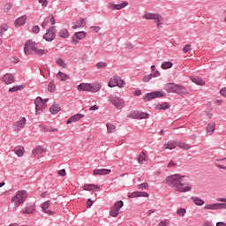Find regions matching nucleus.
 <instances>
[{
  "instance_id": "nucleus-1",
  "label": "nucleus",
  "mask_w": 226,
  "mask_h": 226,
  "mask_svg": "<svg viewBox=\"0 0 226 226\" xmlns=\"http://www.w3.org/2000/svg\"><path fill=\"white\" fill-rule=\"evenodd\" d=\"M166 184L168 186L174 188L178 193H186L192 192V185L186 183L185 176L179 174L171 175L166 177Z\"/></svg>"
},
{
  "instance_id": "nucleus-2",
  "label": "nucleus",
  "mask_w": 226,
  "mask_h": 226,
  "mask_svg": "<svg viewBox=\"0 0 226 226\" xmlns=\"http://www.w3.org/2000/svg\"><path fill=\"white\" fill-rule=\"evenodd\" d=\"M29 195L27 194V191L20 190L16 192V194L11 198V202L14 203V208L17 209L20 206V204H24L27 200Z\"/></svg>"
},
{
  "instance_id": "nucleus-3",
  "label": "nucleus",
  "mask_w": 226,
  "mask_h": 226,
  "mask_svg": "<svg viewBox=\"0 0 226 226\" xmlns=\"http://www.w3.org/2000/svg\"><path fill=\"white\" fill-rule=\"evenodd\" d=\"M143 19L146 20H154L155 24H157V27L160 28L163 26L164 18L162 14L153 13V12H146L143 16Z\"/></svg>"
},
{
  "instance_id": "nucleus-4",
  "label": "nucleus",
  "mask_w": 226,
  "mask_h": 226,
  "mask_svg": "<svg viewBox=\"0 0 226 226\" xmlns=\"http://www.w3.org/2000/svg\"><path fill=\"white\" fill-rule=\"evenodd\" d=\"M37 46H38V43H36L33 40H28L25 43V47H24V52H25L26 56H31V54H33V52H35Z\"/></svg>"
},
{
  "instance_id": "nucleus-5",
  "label": "nucleus",
  "mask_w": 226,
  "mask_h": 226,
  "mask_svg": "<svg viewBox=\"0 0 226 226\" xmlns=\"http://www.w3.org/2000/svg\"><path fill=\"white\" fill-rule=\"evenodd\" d=\"M108 100L112 105H114V107H116V109H118L119 110L124 107V101L116 95H109Z\"/></svg>"
},
{
  "instance_id": "nucleus-6",
  "label": "nucleus",
  "mask_w": 226,
  "mask_h": 226,
  "mask_svg": "<svg viewBox=\"0 0 226 226\" xmlns=\"http://www.w3.org/2000/svg\"><path fill=\"white\" fill-rule=\"evenodd\" d=\"M163 96H165V92H163V90L154 91V92L147 94L144 96L143 100L145 102H151V100H154V98H163Z\"/></svg>"
},
{
  "instance_id": "nucleus-7",
  "label": "nucleus",
  "mask_w": 226,
  "mask_h": 226,
  "mask_svg": "<svg viewBox=\"0 0 226 226\" xmlns=\"http://www.w3.org/2000/svg\"><path fill=\"white\" fill-rule=\"evenodd\" d=\"M46 41H54L56 40V26L49 27L43 35Z\"/></svg>"
},
{
  "instance_id": "nucleus-8",
  "label": "nucleus",
  "mask_w": 226,
  "mask_h": 226,
  "mask_svg": "<svg viewBox=\"0 0 226 226\" xmlns=\"http://www.w3.org/2000/svg\"><path fill=\"white\" fill-rule=\"evenodd\" d=\"M26 117H21L19 120L16 121L12 125V130L14 132H20L23 128L26 127Z\"/></svg>"
},
{
  "instance_id": "nucleus-9",
  "label": "nucleus",
  "mask_w": 226,
  "mask_h": 226,
  "mask_svg": "<svg viewBox=\"0 0 226 226\" xmlns=\"http://www.w3.org/2000/svg\"><path fill=\"white\" fill-rule=\"evenodd\" d=\"M34 104L36 114H38V112H41V110H45V108L47 107V104H45L41 97H37L34 100Z\"/></svg>"
},
{
  "instance_id": "nucleus-10",
  "label": "nucleus",
  "mask_w": 226,
  "mask_h": 226,
  "mask_svg": "<svg viewBox=\"0 0 226 226\" xmlns=\"http://www.w3.org/2000/svg\"><path fill=\"white\" fill-rule=\"evenodd\" d=\"M36 211V206L33 203H28L23 210H21L22 215H33Z\"/></svg>"
},
{
  "instance_id": "nucleus-11",
  "label": "nucleus",
  "mask_w": 226,
  "mask_h": 226,
  "mask_svg": "<svg viewBox=\"0 0 226 226\" xmlns=\"http://www.w3.org/2000/svg\"><path fill=\"white\" fill-rule=\"evenodd\" d=\"M128 4V2L124 1L122 4H109L108 8L110 10H123V8H126V5Z\"/></svg>"
},
{
  "instance_id": "nucleus-12",
  "label": "nucleus",
  "mask_w": 226,
  "mask_h": 226,
  "mask_svg": "<svg viewBox=\"0 0 226 226\" xmlns=\"http://www.w3.org/2000/svg\"><path fill=\"white\" fill-rule=\"evenodd\" d=\"M2 82H4L5 84H13V82H15V76L11 73L4 74L2 78Z\"/></svg>"
},
{
  "instance_id": "nucleus-13",
  "label": "nucleus",
  "mask_w": 226,
  "mask_h": 226,
  "mask_svg": "<svg viewBox=\"0 0 226 226\" xmlns=\"http://www.w3.org/2000/svg\"><path fill=\"white\" fill-rule=\"evenodd\" d=\"M135 197H149V193L146 192H133L128 195L129 199H135Z\"/></svg>"
},
{
  "instance_id": "nucleus-14",
  "label": "nucleus",
  "mask_w": 226,
  "mask_h": 226,
  "mask_svg": "<svg viewBox=\"0 0 226 226\" xmlns=\"http://www.w3.org/2000/svg\"><path fill=\"white\" fill-rule=\"evenodd\" d=\"M43 153H47V149H45L41 146H38L35 148L33 149L32 154L34 156H38L40 154H43Z\"/></svg>"
},
{
  "instance_id": "nucleus-15",
  "label": "nucleus",
  "mask_w": 226,
  "mask_h": 226,
  "mask_svg": "<svg viewBox=\"0 0 226 226\" xmlns=\"http://www.w3.org/2000/svg\"><path fill=\"white\" fill-rule=\"evenodd\" d=\"M111 170L109 169H99V170H94V176H107L108 174H110Z\"/></svg>"
},
{
  "instance_id": "nucleus-16",
  "label": "nucleus",
  "mask_w": 226,
  "mask_h": 226,
  "mask_svg": "<svg viewBox=\"0 0 226 226\" xmlns=\"http://www.w3.org/2000/svg\"><path fill=\"white\" fill-rule=\"evenodd\" d=\"M177 86L176 83H167L164 86V91H167V93H176Z\"/></svg>"
},
{
  "instance_id": "nucleus-17",
  "label": "nucleus",
  "mask_w": 226,
  "mask_h": 226,
  "mask_svg": "<svg viewBox=\"0 0 226 226\" xmlns=\"http://www.w3.org/2000/svg\"><path fill=\"white\" fill-rule=\"evenodd\" d=\"M175 94H188V90L183 85H177Z\"/></svg>"
},
{
  "instance_id": "nucleus-18",
  "label": "nucleus",
  "mask_w": 226,
  "mask_h": 226,
  "mask_svg": "<svg viewBox=\"0 0 226 226\" xmlns=\"http://www.w3.org/2000/svg\"><path fill=\"white\" fill-rule=\"evenodd\" d=\"M82 117H84V114H76L68 119L67 124H70L71 123H77V121H80Z\"/></svg>"
},
{
  "instance_id": "nucleus-19",
  "label": "nucleus",
  "mask_w": 226,
  "mask_h": 226,
  "mask_svg": "<svg viewBox=\"0 0 226 226\" xmlns=\"http://www.w3.org/2000/svg\"><path fill=\"white\" fill-rule=\"evenodd\" d=\"M78 91H89V92H91V83H80L78 86Z\"/></svg>"
},
{
  "instance_id": "nucleus-20",
  "label": "nucleus",
  "mask_w": 226,
  "mask_h": 226,
  "mask_svg": "<svg viewBox=\"0 0 226 226\" xmlns=\"http://www.w3.org/2000/svg\"><path fill=\"white\" fill-rule=\"evenodd\" d=\"M56 79H58V80L61 82H64L66 80H70V76L63 72H58L56 74Z\"/></svg>"
},
{
  "instance_id": "nucleus-21",
  "label": "nucleus",
  "mask_w": 226,
  "mask_h": 226,
  "mask_svg": "<svg viewBox=\"0 0 226 226\" xmlns=\"http://www.w3.org/2000/svg\"><path fill=\"white\" fill-rule=\"evenodd\" d=\"M84 190L87 192H98L100 190V186L96 185H85Z\"/></svg>"
},
{
  "instance_id": "nucleus-22",
  "label": "nucleus",
  "mask_w": 226,
  "mask_h": 226,
  "mask_svg": "<svg viewBox=\"0 0 226 226\" xmlns=\"http://www.w3.org/2000/svg\"><path fill=\"white\" fill-rule=\"evenodd\" d=\"M26 20H27V17L26 15L21 16L15 20V26H24Z\"/></svg>"
},
{
  "instance_id": "nucleus-23",
  "label": "nucleus",
  "mask_w": 226,
  "mask_h": 226,
  "mask_svg": "<svg viewBox=\"0 0 226 226\" xmlns=\"http://www.w3.org/2000/svg\"><path fill=\"white\" fill-rule=\"evenodd\" d=\"M13 151L19 158H22V156H24V147L22 146L14 147Z\"/></svg>"
},
{
  "instance_id": "nucleus-24",
  "label": "nucleus",
  "mask_w": 226,
  "mask_h": 226,
  "mask_svg": "<svg viewBox=\"0 0 226 226\" xmlns=\"http://www.w3.org/2000/svg\"><path fill=\"white\" fill-rule=\"evenodd\" d=\"M164 149H176L177 147V143L176 141H169L168 143H164Z\"/></svg>"
},
{
  "instance_id": "nucleus-25",
  "label": "nucleus",
  "mask_w": 226,
  "mask_h": 226,
  "mask_svg": "<svg viewBox=\"0 0 226 226\" xmlns=\"http://www.w3.org/2000/svg\"><path fill=\"white\" fill-rule=\"evenodd\" d=\"M191 79L194 84H197L198 86H204L206 84V81H204L202 78L192 77Z\"/></svg>"
},
{
  "instance_id": "nucleus-26",
  "label": "nucleus",
  "mask_w": 226,
  "mask_h": 226,
  "mask_svg": "<svg viewBox=\"0 0 226 226\" xmlns=\"http://www.w3.org/2000/svg\"><path fill=\"white\" fill-rule=\"evenodd\" d=\"M204 209H207L210 211H218V203H211L205 205Z\"/></svg>"
},
{
  "instance_id": "nucleus-27",
  "label": "nucleus",
  "mask_w": 226,
  "mask_h": 226,
  "mask_svg": "<svg viewBox=\"0 0 226 226\" xmlns=\"http://www.w3.org/2000/svg\"><path fill=\"white\" fill-rule=\"evenodd\" d=\"M191 200L196 204V206H204L206 203L202 199L199 197L192 196Z\"/></svg>"
},
{
  "instance_id": "nucleus-28",
  "label": "nucleus",
  "mask_w": 226,
  "mask_h": 226,
  "mask_svg": "<svg viewBox=\"0 0 226 226\" xmlns=\"http://www.w3.org/2000/svg\"><path fill=\"white\" fill-rule=\"evenodd\" d=\"M58 36L60 38H69L70 37V32L66 28H63L59 31Z\"/></svg>"
},
{
  "instance_id": "nucleus-29",
  "label": "nucleus",
  "mask_w": 226,
  "mask_h": 226,
  "mask_svg": "<svg viewBox=\"0 0 226 226\" xmlns=\"http://www.w3.org/2000/svg\"><path fill=\"white\" fill-rule=\"evenodd\" d=\"M215 126L216 124H215V122L208 124L207 126V133H208V135H213V132H215Z\"/></svg>"
},
{
  "instance_id": "nucleus-30",
  "label": "nucleus",
  "mask_w": 226,
  "mask_h": 226,
  "mask_svg": "<svg viewBox=\"0 0 226 226\" xmlns=\"http://www.w3.org/2000/svg\"><path fill=\"white\" fill-rule=\"evenodd\" d=\"M49 111L51 112V114H57L61 111V107L59 106V104L55 103L49 108Z\"/></svg>"
},
{
  "instance_id": "nucleus-31",
  "label": "nucleus",
  "mask_w": 226,
  "mask_h": 226,
  "mask_svg": "<svg viewBox=\"0 0 226 226\" xmlns=\"http://www.w3.org/2000/svg\"><path fill=\"white\" fill-rule=\"evenodd\" d=\"M100 89H102V84H100V83L91 84V90H90V92H92V93H98V91H100Z\"/></svg>"
},
{
  "instance_id": "nucleus-32",
  "label": "nucleus",
  "mask_w": 226,
  "mask_h": 226,
  "mask_svg": "<svg viewBox=\"0 0 226 226\" xmlns=\"http://www.w3.org/2000/svg\"><path fill=\"white\" fill-rule=\"evenodd\" d=\"M155 109L157 110H167V109H170V105H169L167 102H163L162 104H157Z\"/></svg>"
},
{
  "instance_id": "nucleus-33",
  "label": "nucleus",
  "mask_w": 226,
  "mask_h": 226,
  "mask_svg": "<svg viewBox=\"0 0 226 226\" xmlns=\"http://www.w3.org/2000/svg\"><path fill=\"white\" fill-rule=\"evenodd\" d=\"M117 76H115L109 79L108 84L109 87H117Z\"/></svg>"
},
{
  "instance_id": "nucleus-34",
  "label": "nucleus",
  "mask_w": 226,
  "mask_h": 226,
  "mask_svg": "<svg viewBox=\"0 0 226 226\" xmlns=\"http://www.w3.org/2000/svg\"><path fill=\"white\" fill-rule=\"evenodd\" d=\"M84 24H86V19L81 18L79 21H77V25L72 26V29H79V27H84Z\"/></svg>"
},
{
  "instance_id": "nucleus-35",
  "label": "nucleus",
  "mask_w": 226,
  "mask_h": 226,
  "mask_svg": "<svg viewBox=\"0 0 226 226\" xmlns=\"http://www.w3.org/2000/svg\"><path fill=\"white\" fill-rule=\"evenodd\" d=\"M87 34L84 31H81V32H76L74 34V36L76 38V40H84V37L87 36Z\"/></svg>"
},
{
  "instance_id": "nucleus-36",
  "label": "nucleus",
  "mask_w": 226,
  "mask_h": 226,
  "mask_svg": "<svg viewBox=\"0 0 226 226\" xmlns=\"http://www.w3.org/2000/svg\"><path fill=\"white\" fill-rule=\"evenodd\" d=\"M147 159H146V153L142 152L139 157H138V162L140 164V165H143L144 164V162H146Z\"/></svg>"
},
{
  "instance_id": "nucleus-37",
  "label": "nucleus",
  "mask_w": 226,
  "mask_h": 226,
  "mask_svg": "<svg viewBox=\"0 0 226 226\" xmlns=\"http://www.w3.org/2000/svg\"><path fill=\"white\" fill-rule=\"evenodd\" d=\"M173 64L170 61L164 62L162 64L161 68L162 70H169L170 68H172Z\"/></svg>"
},
{
  "instance_id": "nucleus-38",
  "label": "nucleus",
  "mask_w": 226,
  "mask_h": 226,
  "mask_svg": "<svg viewBox=\"0 0 226 226\" xmlns=\"http://www.w3.org/2000/svg\"><path fill=\"white\" fill-rule=\"evenodd\" d=\"M107 126V130H108V133H115L116 132V125L110 124V123H108L106 124Z\"/></svg>"
},
{
  "instance_id": "nucleus-39",
  "label": "nucleus",
  "mask_w": 226,
  "mask_h": 226,
  "mask_svg": "<svg viewBox=\"0 0 226 226\" xmlns=\"http://www.w3.org/2000/svg\"><path fill=\"white\" fill-rule=\"evenodd\" d=\"M124 206V202H123V200H118L114 204L113 207L119 212V209H121V207H123Z\"/></svg>"
},
{
  "instance_id": "nucleus-40",
  "label": "nucleus",
  "mask_w": 226,
  "mask_h": 226,
  "mask_svg": "<svg viewBox=\"0 0 226 226\" xmlns=\"http://www.w3.org/2000/svg\"><path fill=\"white\" fill-rule=\"evenodd\" d=\"M48 91H49V93H56V83H54V81L49 82L48 85Z\"/></svg>"
},
{
  "instance_id": "nucleus-41",
  "label": "nucleus",
  "mask_w": 226,
  "mask_h": 226,
  "mask_svg": "<svg viewBox=\"0 0 226 226\" xmlns=\"http://www.w3.org/2000/svg\"><path fill=\"white\" fill-rule=\"evenodd\" d=\"M6 31H8V25L3 24L0 28V36H4V33H6Z\"/></svg>"
},
{
  "instance_id": "nucleus-42",
  "label": "nucleus",
  "mask_w": 226,
  "mask_h": 226,
  "mask_svg": "<svg viewBox=\"0 0 226 226\" xmlns=\"http://www.w3.org/2000/svg\"><path fill=\"white\" fill-rule=\"evenodd\" d=\"M109 215L113 217V218H117V216H118L119 212L117 209H116L114 207H111V210L109 211Z\"/></svg>"
},
{
  "instance_id": "nucleus-43",
  "label": "nucleus",
  "mask_w": 226,
  "mask_h": 226,
  "mask_svg": "<svg viewBox=\"0 0 226 226\" xmlns=\"http://www.w3.org/2000/svg\"><path fill=\"white\" fill-rule=\"evenodd\" d=\"M34 52H35V54H38V56H45V54H49V50H47V49H39L38 48H36Z\"/></svg>"
},
{
  "instance_id": "nucleus-44",
  "label": "nucleus",
  "mask_w": 226,
  "mask_h": 226,
  "mask_svg": "<svg viewBox=\"0 0 226 226\" xmlns=\"http://www.w3.org/2000/svg\"><path fill=\"white\" fill-rule=\"evenodd\" d=\"M130 117H132V119H140V111H133Z\"/></svg>"
},
{
  "instance_id": "nucleus-45",
  "label": "nucleus",
  "mask_w": 226,
  "mask_h": 226,
  "mask_svg": "<svg viewBox=\"0 0 226 226\" xmlns=\"http://www.w3.org/2000/svg\"><path fill=\"white\" fill-rule=\"evenodd\" d=\"M56 64H58V66H61V68H66L67 66L66 62H64V60H63L62 58H58L56 60Z\"/></svg>"
},
{
  "instance_id": "nucleus-46",
  "label": "nucleus",
  "mask_w": 226,
  "mask_h": 226,
  "mask_svg": "<svg viewBox=\"0 0 226 226\" xmlns=\"http://www.w3.org/2000/svg\"><path fill=\"white\" fill-rule=\"evenodd\" d=\"M24 87L22 86H15L9 89V93H17V91H20Z\"/></svg>"
},
{
  "instance_id": "nucleus-47",
  "label": "nucleus",
  "mask_w": 226,
  "mask_h": 226,
  "mask_svg": "<svg viewBox=\"0 0 226 226\" xmlns=\"http://www.w3.org/2000/svg\"><path fill=\"white\" fill-rule=\"evenodd\" d=\"M49 206H50V200H47L42 204H41V209H43V211H46L47 209H49Z\"/></svg>"
},
{
  "instance_id": "nucleus-48",
  "label": "nucleus",
  "mask_w": 226,
  "mask_h": 226,
  "mask_svg": "<svg viewBox=\"0 0 226 226\" xmlns=\"http://www.w3.org/2000/svg\"><path fill=\"white\" fill-rule=\"evenodd\" d=\"M178 147H180V149H185V151H188V149H191L192 147L185 143H179Z\"/></svg>"
},
{
  "instance_id": "nucleus-49",
  "label": "nucleus",
  "mask_w": 226,
  "mask_h": 226,
  "mask_svg": "<svg viewBox=\"0 0 226 226\" xmlns=\"http://www.w3.org/2000/svg\"><path fill=\"white\" fill-rule=\"evenodd\" d=\"M96 68L98 70H102L103 68H107V63L106 62H99L96 64Z\"/></svg>"
},
{
  "instance_id": "nucleus-50",
  "label": "nucleus",
  "mask_w": 226,
  "mask_h": 226,
  "mask_svg": "<svg viewBox=\"0 0 226 226\" xmlns=\"http://www.w3.org/2000/svg\"><path fill=\"white\" fill-rule=\"evenodd\" d=\"M45 132H58L57 128L45 127V125H40Z\"/></svg>"
},
{
  "instance_id": "nucleus-51",
  "label": "nucleus",
  "mask_w": 226,
  "mask_h": 226,
  "mask_svg": "<svg viewBox=\"0 0 226 226\" xmlns=\"http://www.w3.org/2000/svg\"><path fill=\"white\" fill-rule=\"evenodd\" d=\"M177 215L178 216H185L186 215V209L185 208H179V209H177Z\"/></svg>"
},
{
  "instance_id": "nucleus-52",
  "label": "nucleus",
  "mask_w": 226,
  "mask_h": 226,
  "mask_svg": "<svg viewBox=\"0 0 226 226\" xmlns=\"http://www.w3.org/2000/svg\"><path fill=\"white\" fill-rule=\"evenodd\" d=\"M124 84H126L124 82V80L121 79V78L117 77V87H124Z\"/></svg>"
},
{
  "instance_id": "nucleus-53",
  "label": "nucleus",
  "mask_w": 226,
  "mask_h": 226,
  "mask_svg": "<svg viewBox=\"0 0 226 226\" xmlns=\"http://www.w3.org/2000/svg\"><path fill=\"white\" fill-rule=\"evenodd\" d=\"M138 188L139 190H147V188H149V185L147 183H142L138 185Z\"/></svg>"
},
{
  "instance_id": "nucleus-54",
  "label": "nucleus",
  "mask_w": 226,
  "mask_h": 226,
  "mask_svg": "<svg viewBox=\"0 0 226 226\" xmlns=\"http://www.w3.org/2000/svg\"><path fill=\"white\" fill-rule=\"evenodd\" d=\"M223 203H217V211L222 209H226V202L222 201Z\"/></svg>"
},
{
  "instance_id": "nucleus-55",
  "label": "nucleus",
  "mask_w": 226,
  "mask_h": 226,
  "mask_svg": "<svg viewBox=\"0 0 226 226\" xmlns=\"http://www.w3.org/2000/svg\"><path fill=\"white\" fill-rule=\"evenodd\" d=\"M147 118H149L148 113L139 111V119H147Z\"/></svg>"
},
{
  "instance_id": "nucleus-56",
  "label": "nucleus",
  "mask_w": 226,
  "mask_h": 226,
  "mask_svg": "<svg viewBox=\"0 0 226 226\" xmlns=\"http://www.w3.org/2000/svg\"><path fill=\"white\" fill-rule=\"evenodd\" d=\"M192 50V45L191 44H186L184 48H183V52L185 54H188L189 51Z\"/></svg>"
},
{
  "instance_id": "nucleus-57",
  "label": "nucleus",
  "mask_w": 226,
  "mask_h": 226,
  "mask_svg": "<svg viewBox=\"0 0 226 226\" xmlns=\"http://www.w3.org/2000/svg\"><path fill=\"white\" fill-rule=\"evenodd\" d=\"M151 79H153V74H147L143 77L142 81L149 82V80H151Z\"/></svg>"
},
{
  "instance_id": "nucleus-58",
  "label": "nucleus",
  "mask_w": 226,
  "mask_h": 226,
  "mask_svg": "<svg viewBox=\"0 0 226 226\" xmlns=\"http://www.w3.org/2000/svg\"><path fill=\"white\" fill-rule=\"evenodd\" d=\"M32 33L38 34V33H40V26L38 25L34 26L32 27Z\"/></svg>"
},
{
  "instance_id": "nucleus-59",
  "label": "nucleus",
  "mask_w": 226,
  "mask_h": 226,
  "mask_svg": "<svg viewBox=\"0 0 226 226\" xmlns=\"http://www.w3.org/2000/svg\"><path fill=\"white\" fill-rule=\"evenodd\" d=\"M49 17H46L41 25V27H47V26H49Z\"/></svg>"
},
{
  "instance_id": "nucleus-60",
  "label": "nucleus",
  "mask_w": 226,
  "mask_h": 226,
  "mask_svg": "<svg viewBox=\"0 0 226 226\" xmlns=\"http://www.w3.org/2000/svg\"><path fill=\"white\" fill-rule=\"evenodd\" d=\"M40 4L42 3V8H47L49 6V1L48 0H39Z\"/></svg>"
},
{
  "instance_id": "nucleus-61",
  "label": "nucleus",
  "mask_w": 226,
  "mask_h": 226,
  "mask_svg": "<svg viewBox=\"0 0 226 226\" xmlns=\"http://www.w3.org/2000/svg\"><path fill=\"white\" fill-rule=\"evenodd\" d=\"M90 29H91V31H94V33H99L100 29H102V27H100V26H91Z\"/></svg>"
},
{
  "instance_id": "nucleus-62",
  "label": "nucleus",
  "mask_w": 226,
  "mask_h": 226,
  "mask_svg": "<svg viewBox=\"0 0 226 226\" xmlns=\"http://www.w3.org/2000/svg\"><path fill=\"white\" fill-rule=\"evenodd\" d=\"M58 176H61L62 177H64L66 176V170L63 169L58 171Z\"/></svg>"
},
{
  "instance_id": "nucleus-63",
  "label": "nucleus",
  "mask_w": 226,
  "mask_h": 226,
  "mask_svg": "<svg viewBox=\"0 0 226 226\" xmlns=\"http://www.w3.org/2000/svg\"><path fill=\"white\" fill-rule=\"evenodd\" d=\"M91 206H93V200H91V199H88L87 201V209H89V207H91Z\"/></svg>"
},
{
  "instance_id": "nucleus-64",
  "label": "nucleus",
  "mask_w": 226,
  "mask_h": 226,
  "mask_svg": "<svg viewBox=\"0 0 226 226\" xmlns=\"http://www.w3.org/2000/svg\"><path fill=\"white\" fill-rule=\"evenodd\" d=\"M11 10V4L8 3L5 4V11H10Z\"/></svg>"
}]
</instances>
